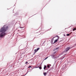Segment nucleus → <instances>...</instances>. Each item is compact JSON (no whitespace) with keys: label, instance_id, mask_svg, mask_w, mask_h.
Returning <instances> with one entry per match:
<instances>
[{"label":"nucleus","instance_id":"f257e3e1","mask_svg":"<svg viewBox=\"0 0 76 76\" xmlns=\"http://www.w3.org/2000/svg\"><path fill=\"white\" fill-rule=\"evenodd\" d=\"M7 29H8V26H6L5 25H4L0 29V32H2L0 34V37L3 38V37L6 35V34L5 32H6Z\"/></svg>","mask_w":76,"mask_h":76},{"label":"nucleus","instance_id":"f03ea898","mask_svg":"<svg viewBox=\"0 0 76 76\" xmlns=\"http://www.w3.org/2000/svg\"><path fill=\"white\" fill-rule=\"evenodd\" d=\"M39 50V48H37V49H35L34 50L35 52L34 53V54H33V55H34L35 54V53H37V52Z\"/></svg>","mask_w":76,"mask_h":76},{"label":"nucleus","instance_id":"7ed1b4c3","mask_svg":"<svg viewBox=\"0 0 76 76\" xmlns=\"http://www.w3.org/2000/svg\"><path fill=\"white\" fill-rule=\"evenodd\" d=\"M70 47H68L65 50V52H67V51L69 50H70Z\"/></svg>","mask_w":76,"mask_h":76},{"label":"nucleus","instance_id":"20e7f679","mask_svg":"<svg viewBox=\"0 0 76 76\" xmlns=\"http://www.w3.org/2000/svg\"><path fill=\"white\" fill-rule=\"evenodd\" d=\"M43 75L44 76H46V75H47V73L46 72H44L43 73Z\"/></svg>","mask_w":76,"mask_h":76},{"label":"nucleus","instance_id":"39448f33","mask_svg":"<svg viewBox=\"0 0 76 76\" xmlns=\"http://www.w3.org/2000/svg\"><path fill=\"white\" fill-rule=\"evenodd\" d=\"M46 67H47V66H46L45 65L44 68V70H45V69H46Z\"/></svg>","mask_w":76,"mask_h":76},{"label":"nucleus","instance_id":"423d86ee","mask_svg":"<svg viewBox=\"0 0 76 76\" xmlns=\"http://www.w3.org/2000/svg\"><path fill=\"white\" fill-rule=\"evenodd\" d=\"M58 49V48H56V49H54L53 50V51H55V50H57Z\"/></svg>","mask_w":76,"mask_h":76},{"label":"nucleus","instance_id":"0eeeda50","mask_svg":"<svg viewBox=\"0 0 76 76\" xmlns=\"http://www.w3.org/2000/svg\"><path fill=\"white\" fill-rule=\"evenodd\" d=\"M76 30V28H75L73 29V31H74Z\"/></svg>","mask_w":76,"mask_h":76},{"label":"nucleus","instance_id":"6e6552de","mask_svg":"<svg viewBox=\"0 0 76 76\" xmlns=\"http://www.w3.org/2000/svg\"><path fill=\"white\" fill-rule=\"evenodd\" d=\"M57 39H56L54 41V42H57Z\"/></svg>","mask_w":76,"mask_h":76},{"label":"nucleus","instance_id":"1a4fd4ad","mask_svg":"<svg viewBox=\"0 0 76 76\" xmlns=\"http://www.w3.org/2000/svg\"><path fill=\"white\" fill-rule=\"evenodd\" d=\"M47 67L48 69H49L50 68V65H48L47 66Z\"/></svg>","mask_w":76,"mask_h":76},{"label":"nucleus","instance_id":"9d476101","mask_svg":"<svg viewBox=\"0 0 76 76\" xmlns=\"http://www.w3.org/2000/svg\"><path fill=\"white\" fill-rule=\"evenodd\" d=\"M39 69H42V67H41V66H40L39 67Z\"/></svg>","mask_w":76,"mask_h":76},{"label":"nucleus","instance_id":"9b49d317","mask_svg":"<svg viewBox=\"0 0 76 76\" xmlns=\"http://www.w3.org/2000/svg\"><path fill=\"white\" fill-rule=\"evenodd\" d=\"M69 35H70V34H67V36H69Z\"/></svg>","mask_w":76,"mask_h":76},{"label":"nucleus","instance_id":"f8f14e48","mask_svg":"<svg viewBox=\"0 0 76 76\" xmlns=\"http://www.w3.org/2000/svg\"><path fill=\"white\" fill-rule=\"evenodd\" d=\"M48 57H47L45 59V60H46V59H47L48 58Z\"/></svg>","mask_w":76,"mask_h":76},{"label":"nucleus","instance_id":"ddd939ff","mask_svg":"<svg viewBox=\"0 0 76 76\" xmlns=\"http://www.w3.org/2000/svg\"><path fill=\"white\" fill-rule=\"evenodd\" d=\"M28 62L26 61V62L25 64H28Z\"/></svg>","mask_w":76,"mask_h":76},{"label":"nucleus","instance_id":"4468645a","mask_svg":"<svg viewBox=\"0 0 76 76\" xmlns=\"http://www.w3.org/2000/svg\"><path fill=\"white\" fill-rule=\"evenodd\" d=\"M30 67H31V66H29L28 68H30Z\"/></svg>","mask_w":76,"mask_h":76},{"label":"nucleus","instance_id":"2eb2a0df","mask_svg":"<svg viewBox=\"0 0 76 76\" xmlns=\"http://www.w3.org/2000/svg\"><path fill=\"white\" fill-rule=\"evenodd\" d=\"M56 51L54 53H53V54H56Z\"/></svg>","mask_w":76,"mask_h":76},{"label":"nucleus","instance_id":"dca6fc26","mask_svg":"<svg viewBox=\"0 0 76 76\" xmlns=\"http://www.w3.org/2000/svg\"><path fill=\"white\" fill-rule=\"evenodd\" d=\"M57 37H58V38H59V37H58V36H57Z\"/></svg>","mask_w":76,"mask_h":76},{"label":"nucleus","instance_id":"f3484780","mask_svg":"<svg viewBox=\"0 0 76 76\" xmlns=\"http://www.w3.org/2000/svg\"><path fill=\"white\" fill-rule=\"evenodd\" d=\"M64 57H63V58H62V59H63V58H64Z\"/></svg>","mask_w":76,"mask_h":76},{"label":"nucleus","instance_id":"a211bd4d","mask_svg":"<svg viewBox=\"0 0 76 76\" xmlns=\"http://www.w3.org/2000/svg\"><path fill=\"white\" fill-rule=\"evenodd\" d=\"M52 56H53V57H54V55H53Z\"/></svg>","mask_w":76,"mask_h":76},{"label":"nucleus","instance_id":"6ab92c4d","mask_svg":"<svg viewBox=\"0 0 76 76\" xmlns=\"http://www.w3.org/2000/svg\"><path fill=\"white\" fill-rule=\"evenodd\" d=\"M20 28H22V27H20Z\"/></svg>","mask_w":76,"mask_h":76},{"label":"nucleus","instance_id":"aec40b11","mask_svg":"<svg viewBox=\"0 0 76 76\" xmlns=\"http://www.w3.org/2000/svg\"><path fill=\"white\" fill-rule=\"evenodd\" d=\"M26 74H26L25 75H25H26Z\"/></svg>","mask_w":76,"mask_h":76}]
</instances>
